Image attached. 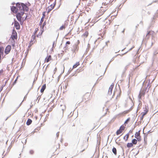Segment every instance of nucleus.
Returning <instances> with one entry per match:
<instances>
[{
    "label": "nucleus",
    "mask_w": 158,
    "mask_h": 158,
    "mask_svg": "<svg viewBox=\"0 0 158 158\" xmlns=\"http://www.w3.org/2000/svg\"><path fill=\"white\" fill-rule=\"evenodd\" d=\"M16 7L14 6H12L11 8V10L15 13H17V12L20 11L22 9L26 10L27 11L28 10V8L27 6L23 3L20 4L19 3L16 4Z\"/></svg>",
    "instance_id": "nucleus-1"
},
{
    "label": "nucleus",
    "mask_w": 158,
    "mask_h": 158,
    "mask_svg": "<svg viewBox=\"0 0 158 158\" xmlns=\"http://www.w3.org/2000/svg\"><path fill=\"white\" fill-rule=\"evenodd\" d=\"M17 32L15 30H13L11 35L10 40L11 41L12 45L14 47L15 45V40H17Z\"/></svg>",
    "instance_id": "nucleus-2"
},
{
    "label": "nucleus",
    "mask_w": 158,
    "mask_h": 158,
    "mask_svg": "<svg viewBox=\"0 0 158 158\" xmlns=\"http://www.w3.org/2000/svg\"><path fill=\"white\" fill-rule=\"evenodd\" d=\"M25 11H26V10L22 9L19 11L20 12L17 13L16 15V17L17 20L20 22L21 23L23 19V16L24 14Z\"/></svg>",
    "instance_id": "nucleus-3"
},
{
    "label": "nucleus",
    "mask_w": 158,
    "mask_h": 158,
    "mask_svg": "<svg viewBox=\"0 0 158 158\" xmlns=\"http://www.w3.org/2000/svg\"><path fill=\"white\" fill-rule=\"evenodd\" d=\"M90 93H87L85 94L83 96L82 99L83 101H88L90 99Z\"/></svg>",
    "instance_id": "nucleus-4"
},
{
    "label": "nucleus",
    "mask_w": 158,
    "mask_h": 158,
    "mask_svg": "<svg viewBox=\"0 0 158 158\" xmlns=\"http://www.w3.org/2000/svg\"><path fill=\"white\" fill-rule=\"evenodd\" d=\"M125 126L122 125L119 128V129L116 132V134L117 135H118L121 134L125 130Z\"/></svg>",
    "instance_id": "nucleus-5"
},
{
    "label": "nucleus",
    "mask_w": 158,
    "mask_h": 158,
    "mask_svg": "<svg viewBox=\"0 0 158 158\" xmlns=\"http://www.w3.org/2000/svg\"><path fill=\"white\" fill-rule=\"evenodd\" d=\"M140 131L135 132V137L137 139L138 141H140L141 140V137L140 135Z\"/></svg>",
    "instance_id": "nucleus-6"
},
{
    "label": "nucleus",
    "mask_w": 158,
    "mask_h": 158,
    "mask_svg": "<svg viewBox=\"0 0 158 158\" xmlns=\"http://www.w3.org/2000/svg\"><path fill=\"white\" fill-rule=\"evenodd\" d=\"M36 41L35 36L34 35H32L31 37V39L29 44V47H30Z\"/></svg>",
    "instance_id": "nucleus-7"
},
{
    "label": "nucleus",
    "mask_w": 158,
    "mask_h": 158,
    "mask_svg": "<svg viewBox=\"0 0 158 158\" xmlns=\"http://www.w3.org/2000/svg\"><path fill=\"white\" fill-rule=\"evenodd\" d=\"M155 34V32L154 31L151 30L148 31V33L146 35V36H148V37H149L150 36L153 37Z\"/></svg>",
    "instance_id": "nucleus-8"
},
{
    "label": "nucleus",
    "mask_w": 158,
    "mask_h": 158,
    "mask_svg": "<svg viewBox=\"0 0 158 158\" xmlns=\"http://www.w3.org/2000/svg\"><path fill=\"white\" fill-rule=\"evenodd\" d=\"M11 47L10 45H7L6 48L5 52V53L7 54H8L10 52L11 50Z\"/></svg>",
    "instance_id": "nucleus-9"
},
{
    "label": "nucleus",
    "mask_w": 158,
    "mask_h": 158,
    "mask_svg": "<svg viewBox=\"0 0 158 158\" xmlns=\"http://www.w3.org/2000/svg\"><path fill=\"white\" fill-rule=\"evenodd\" d=\"M131 110L132 109H130L128 110L124 111L123 112L120 113L119 114L121 116L125 115V114L129 113Z\"/></svg>",
    "instance_id": "nucleus-10"
},
{
    "label": "nucleus",
    "mask_w": 158,
    "mask_h": 158,
    "mask_svg": "<svg viewBox=\"0 0 158 158\" xmlns=\"http://www.w3.org/2000/svg\"><path fill=\"white\" fill-rule=\"evenodd\" d=\"M145 94V90H141L139 93V99H141V97L143 96H144Z\"/></svg>",
    "instance_id": "nucleus-11"
},
{
    "label": "nucleus",
    "mask_w": 158,
    "mask_h": 158,
    "mask_svg": "<svg viewBox=\"0 0 158 158\" xmlns=\"http://www.w3.org/2000/svg\"><path fill=\"white\" fill-rule=\"evenodd\" d=\"M52 59V58L51 55H49L45 59L44 62L48 63Z\"/></svg>",
    "instance_id": "nucleus-12"
},
{
    "label": "nucleus",
    "mask_w": 158,
    "mask_h": 158,
    "mask_svg": "<svg viewBox=\"0 0 158 158\" xmlns=\"http://www.w3.org/2000/svg\"><path fill=\"white\" fill-rule=\"evenodd\" d=\"M114 83H112L111 85L110 86L109 89L108 90V94H111L112 93V91L113 89V88L114 86Z\"/></svg>",
    "instance_id": "nucleus-13"
},
{
    "label": "nucleus",
    "mask_w": 158,
    "mask_h": 158,
    "mask_svg": "<svg viewBox=\"0 0 158 158\" xmlns=\"http://www.w3.org/2000/svg\"><path fill=\"white\" fill-rule=\"evenodd\" d=\"M14 26L17 29H19L20 26L19 23L16 20L14 22Z\"/></svg>",
    "instance_id": "nucleus-14"
},
{
    "label": "nucleus",
    "mask_w": 158,
    "mask_h": 158,
    "mask_svg": "<svg viewBox=\"0 0 158 158\" xmlns=\"http://www.w3.org/2000/svg\"><path fill=\"white\" fill-rule=\"evenodd\" d=\"M148 109L147 107H146L144 109L143 112L141 113L140 114L141 115H143V116H144L146 114H147L148 113Z\"/></svg>",
    "instance_id": "nucleus-15"
},
{
    "label": "nucleus",
    "mask_w": 158,
    "mask_h": 158,
    "mask_svg": "<svg viewBox=\"0 0 158 158\" xmlns=\"http://www.w3.org/2000/svg\"><path fill=\"white\" fill-rule=\"evenodd\" d=\"M68 25L67 23H65L61 26L59 29V30L62 31L64 30Z\"/></svg>",
    "instance_id": "nucleus-16"
},
{
    "label": "nucleus",
    "mask_w": 158,
    "mask_h": 158,
    "mask_svg": "<svg viewBox=\"0 0 158 158\" xmlns=\"http://www.w3.org/2000/svg\"><path fill=\"white\" fill-rule=\"evenodd\" d=\"M54 5H51L48 7V13H49L54 8Z\"/></svg>",
    "instance_id": "nucleus-17"
},
{
    "label": "nucleus",
    "mask_w": 158,
    "mask_h": 158,
    "mask_svg": "<svg viewBox=\"0 0 158 158\" xmlns=\"http://www.w3.org/2000/svg\"><path fill=\"white\" fill-rule=\"evenodd\" d=\"M105 22H106V23L105 24V25L106 26H107L110 25L111 23V21L108 19H106L105 20Z\"/></svg>",
    "instance_id": "nucleus-18"
},
{
    "label": "nucleus",
    "mask_w": 158,
    "mask_h": 158,
    "mask_svg": "<svg viewBox=\"0 0 158 158\" xmlns=\"http://www.w3.org/2000/svg\"><path fill=\"white\" fill-rule=\"evenodd\" d=\"M129 134L128 133L126 134L123 137V139L126 141H127L129 137Z\"/></svg>",
    "instance_id": "nucleus-19"
},
{
    "label": "nucleus",
    "mask_w": 158,
    "mask_h": 158,
    "mask_svg": "<svg viewBox=\"0 0 158 158\" xmlns=\"http://www.w3.org/2000/svg\"><path fill=\"white\" fill-rule=\"evenodd\" d=\"M89 35V33L87 31H85L82 35V36L84 38H86Z\"/></svg>",
    "instance_id": "nucleus-20"
},
{
    "label": "nucleus",
    "mask_w": 158,
    "mask_h": 158,
    "mask_svg": "<svg viewBox=\"0 0 158 158\" xmlns=\"http://www.w3.org/2000/svg\"><path fill=\"white\" fill-rule=\"evenodd\" d=\"M46 88V84H44L42 86L41 89V90H40L41 92L42 93H43L44 92V90Z\"/></svg>",
    "instance_id": "nucleus-21"
},
{
    "label": "nucleus",
    "mask_w": 158,
    "mask_h": 158,
    "mask_svg": "<svg viewBox=\"0 0 158 158\" xmlns=\"http://www.w3.org/2000/svg\"><path fill=\"white\" fill-rule=\"evenodd\" d=\"M137 141L138 140L137 139H133L131 140V143H132L133 145H136L137 143Z\"/></svg>",
    "instance_id": "nucleus-22"
},
{
    "label": "nucleus",
    "mask_w": 158,
    "mask_h": 158,
    "mask_svg": "<svg viewBox=\"0 0 158 158\" xmlns=\"http://www.w3.org/2000/svg\"><path fill=\"white\" fill-rule=\"evenodd\" d=\"M127 146L128 148H130L133 147V145L131 143H128L127 144Z\"/></svg>",
    "instance_id": "nucleus-23"
},
{
    "label": "nucleus",
    "mask_w": 158,
    "mask_h": 158,
    "mask_svg": "<svg viewBox=\"0 0 158 158\" xmlns=\"http://www.w3.org/2000/svg\"><path fill=\"white\" fill-rule=\"evenodd\" d=\"M80 65V63L79 62H77L76 64H74L73 66V69H75L76 68L77 66Z\"/></svg>",
    "instance_id": "nucleus-24"
},
{
    "label": "nucleus",
    "mask_w": 158,
    "mask_h": 158,
    "mask_svg": "<svg viewBox=\"0 0 158 158\" xmlns=\"http://www.w3.org/2000/svg\"><path fill=\"white\" fill-rule=\"evenodd\" d=\"M32 122V121L31 119H28L27 120V123H26V124H27V125H30L31 123Z\"/></svg>",
    "instance_id": "nucleus-25"
},
{
    "label": "nucleus",
    "mask_w": 158,
    "mask_h": 158,
    "mask_svg": "<svg viewBox=\"0 0 158 158\" xmlns=\"http://www.w3.org/2000/svg\"><path fill=\"white\" fill-rule=\"evenodd\" d=\"M112 151L113 153L115 155H116L117 154V150L116 148H115L114 147L112 150Z\"/></svg>",
    "instance_id": "nucleus-26"
},
{
    "label": "nucleus",
    "mask_w": 158,
    "mask_h": 158,
    "mask_svg": "<svg viewBox=\"0 0 158 158\" xmlns=\"http://www.w3.org/2000/svg\"><path fill=\"white\" fill-rule=\"evenodd\" d=\"M4 51V48L2 47H1L0 48V52L1 54H3Z\"/></svg>",
    "instance_id": "nucleus-27"
},
{
    "label": "nucleus",
    "mask_w": 158,
    "mask_h": 158,
    "mask_svg": "<svg viewBox=\"0 0 158 158\" xmlns=\"http://www.w3.org/2000/svg\"><path fill=\"white\" fill-rule=\"evenodd\" d=\"M114 0H110L109 3H107L106 4H108V5H111L112 3L114 2Z\"/></svg>",
    "instance_id": "nucleus-28"
},
{
    "label": "nucleus",
    "mask_w": 158,
    "mask_h": 158,
    "mask_svg": "<svg viewBox=\"0 0 158 158\" xmlns=\"http://www.w3.org/2000/svg\"><path fill=\"white\" fill-rule=\"evenodd\" d=\"M130 119V118H127V119L125 121V122H124V124H127L128 123V122L129 121Z\"/></svg>",
    "instance_id": "nucleus-29"
},
{
    "label": "nucleus",
    "mask_w": 158,
    "mask_h": 158,
    "mask_svg": "<svg viewBox=\"0 0 158 158\" xmlns=\"http://www.w3.org/2000/svg\"><path fill=\"white\" fill-rule=\"evenodd\" d=\"M39 31V29L38 28H36L35 29V31L33 33V35H35V34L37 32Z\"/></svg>",
    "instance_id": "nucleus-30"
},
{
    "label": "nucleus",
    "mask_w": 158,
    "mask_h": 158,
    "mask_svg": "<svg viewBox=\"0 0 158 158\" xmlns=\"http://www.w3.org/2000/svg\"><path fill=\"white\" fill-rule=\"evenodd\" d=\"M44 19L41 18V19L40 20V25L42 24V22L44 21Z\"/></svg>",
    "instance_id": "nucleus-31"
},
{
    "label": "nucleus",
    "mask_w": 158,
    "mask_h": 158,
    "mask_svg": "<svg viewBox=\"0 0 158 158\" xmlns=\"http://www.w3.org/2000/svg\"><path fill=\"white\" fill-rule=\"evenodd\" d=\"M42 15H43V16L42 17V18H43V19H44V18L45 17V12H44L43 13Z\"/></svg>",
    "instance_id": "nucleus-32"
},
{
    "label": "nucleus",
    "mask_w": 158,
    "mask_h": 158,
    "mask_svg": "<svg viewBox=\"0 0 158 158\" xmlns=\"http://www.w3.org/2000/svg\"><path fill=\"white\" fill-rule=\"evenodd\" d=\"M144 116H143V115H141V117L140 118V120L141 121H142L143 118H144Z\"/></svg>",
    "instance_id": "nucleus-33"
},
{
    "label": "nucleus",
    "mask_w": 158,
    "mask_h": 158,
    "mask_svg": "<svg viewBox=\"0 0 158 158\" xmlns=\"http://www.w3.org/2000/svg\"><path fill=\"white\" fill-rule=\"evenodd\" d=\"M70 44V42L69 41H67L66 42V44Z\"/></svg>",
    "instance_id": "nucleus-34"
},
{
    "label": "nucleus",
    "mask_w": 158,
    "mask_h": 158,
    "mask_svg": "<svg viewBox=\"0 0 158 158\" xmlns=\"http://www.w3.org/2000/svg\"><path fill=\"white\" fill-rule=\"evenodd\" d=\"M43 31H42L40 34H39L37 36V37H39V35H41L42 34Z\"/></svg>",
    "instance_id": "nucleus-35"
},
{
    "label": "nucleus",
    "mask_w": 158,
    "mask_h": 158,
    "mask_svg": "<svg viewBox=\"0 0 158 158\" xmlns=\"http://www.w3.org/2000/svg\"><path fill=\"white\" fill-rule=\"evenodd\" d=\"M3 72V70L2 69H1V70H0V75L1 73H2Z\"/></svg>",
    "instance_id": "nucleus-36"
},
{
    "label": "nucleus",
    "mask_w": 158,
    "mask_h": 158,
    "mask_svg": "<svg viewBox=\"0 0 158 158\" xmlns=\"http://www.w3.org/2000/svg\"><path fill=\"white\" fill-rule=\"evenodd\" d=\"M46 22H44L43 23V27L46 25Z\"/></svg>",
    "instance_id": "nucleus-37"
},
{
    "label": "nucleus",
    "mask_w": 158,
    "mask_h": 158,
    "mask_svg": "<svg viewBox=\"0 0 158 158\" xmlns=\"http://www.w3.org/2000/svg\"><path fill=\"white\" fill-rule=\"evenodd\" d=\"M65 88H67V85H65Z\"/></svg>",
    "instance_id": "nucleus-38"
},
{
    "label": "nucleus",
    "mask_w": 158,
    "mask_h": 158,
    "mask_svg": "<svg viewBox=\"0 0 158 158\" xmlns=\"http://www.w3.org/2000/svg\"><path fill=\"white\" fill-rule=\"evenodd\" d=\"M73 126H75V125L74 124H73Z\"/></svg>",
    "instance_id": "nucleus-39"
}]
</instances>
